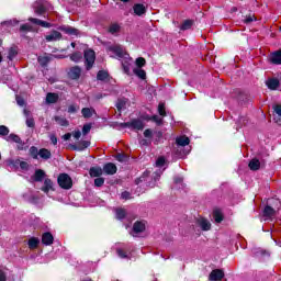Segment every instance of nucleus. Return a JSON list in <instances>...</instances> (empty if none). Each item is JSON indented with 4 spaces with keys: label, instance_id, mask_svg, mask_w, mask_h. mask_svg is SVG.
Returning a JSON list of instances; mask_svg holds the SVG:
<instances>
[{
    "label": "nucleus",
    "instance_id": "f257e3e1",
    "mask_svg": "<svg viewBox=\"0 0 281 281\" xmlns=\"http://www.w3.org/2000/svg\"><path fill=\"white\" fill-rule=\"evenodd\" d=\"M29 155H30V157H32V159H38V157L41 159H44V161L52 159V151L49 149H47V148L38 149V147H36V146L30 147Z\"/></svg>",
    "mask_w": 281,
    "mask_h": 281
},
{
    "label": "nucleus",
    "instance_id": "f03ea898",
    "mask_svg": "<svg viewBox=\"0 0 281 281\" xmlns=\"http://www.w3.org/2000/svg\"><path fill=\"white\" fill-rule=\"evenodd\" d=\"M57 183L61 190H71L74 188V180L69 173H59Z\"/></svg>",
    "mask_w": 281,
    "mask_h": 281
},
{
    "label": "nucleus",
    "instance_id": "7ed1b4c3",
    "mask_svg": "<svg viewBox=\"0 0 281 281\" xmlns=\"http://www.w3.org/2000/svg\"><path fill=\"white\" fill-rule=\"evenodd\" d=\"M273 205L274 207L267 204L263 209V216L266 218H271V216H276V213L280 211L281 207V202L280 200H273Z\"/></svg>",
    "mask_w": 281,
    "mask_h": 281
},
{
    "label": "nucleus",
    "instance_id": "20e7f679",
    "mask_svg": "<svg viewBox=\"0 0 281 281\" xmlns=\"http://www.w3.org/2000/svg\"><path fill=\"white\" fill-rule=\"evenodd\" d=\"M121 128H133V131H144V122L139 119H133L131 122L120 124Z\"/></svg>",
    "mask_w": 281,
    "mask_h": 281
},
{
    "label": "nucleus",
    "instance_id": "39448f33",
    "mask_svg": "<svg viewBox=\"0 0 281 281\" xmlns=\"http://www.w3.org/2000/svg\"><path fill=\"white\" fill-rule=\"evenodd\" d=\"M83 58L87 71L91 70L95 64V52L93 49L85 50Z\"/></svg>",
    "mask_w": 281,
    "mask_h": 281
},
{
    "label": "nucleus",
    "instance_id": "423d86ee",
    "mask_svg": "<svg viewBox=\"0 0 281 281\" xmlns=\"http://www.w3.org/2000/svg\"><path fill=\"white\" fill-rule=\"evenodd\" d=\"M59 32L67 34L68 36H80V31L69 24H64L57 27Z\"/></svg>",
    "mask_w": 281,
    "mask_h": 281
},
{
    "label": "nucleus",
    "instance_id": "0eeeda50",
    "mask_svg": "<svg viewBox=\"0 0 281 281\" xmlns=\"http://www.w3.org/2000/svg\"><path fill=\"white\" fill-rule=\"evenodd\" d=\"M195 223L201 227L202 232H210L212 229V223L205 217H199L195 220Z\"/></svg>",
    "mask_w": 281,
    "mask_h": 281
},
{
    "label": "nucleus",
    "instance_id": "6e6552de",
    "mask_svg": "<svg viewBox=\"0 0 281 281\" xmlns=\"http://www.w3.org/2000/svg\"><path fill=\"white\" fill-rule=\"evenodd\" d=\"M225 278V271L223 269H214L209 276L210 281H221Z\"/></svg>",
    "mask_w": 281,
    "mask_h": 281
},
{
    "label": "nucleus",
    "instance_id": "1a4fd4ad",
    "mask_svg": "<svg viewBox=\"0 0 281 281\" xmlns=\"http://www.w3.org/2000/svg\"><path fill=\"white\" fill-rule=\"evenodd\" d=\"M80 76H82V68L79 66L71 67L68 71V78L70 80H80Z\"/></svg>",
    "mask_w": 281,
    "mask_h": 281
},
{
    "label": "nucleus",
    "instance_id": "9d476101",
    "mask_svg": "<svg viewBox=\"0 0 281 281\" xmlns=\"http://www.w3.org/2000/svg\"><path fill=\"white\" fill-rule=\"evenodd\" d=\"M7 142H14V144H18V150H23V146H25V142L21 139L20 135L16 134H10L7 138Z\"/></svg>",
    "mask_w": 281,
    "mask_h": 281
},
{
    "label": "nucleus",
    "instance_id": "9b49d317",
    "mask_svg": "<svg viewBox=\"0 0 281 281\" xmlns=\"http://www.w3.org/2000/svg\"><path fill=\"white\" fill-rule=\"evenodd\" d=\"M268 60L270 65H281V48L270 53Z\"/></svg>",
    "mask_w": 281,
    "mask_h": 281
},
{
    "label": "nucleus",
    "instance_id": "f8f14e48",
    "mask_svg": "<svg viewBox=\"0 0 281 281\" xmlns=\"http://www.w3.org/2000/svg\"><path fill=\"white\" fill-rule=\"evenodd\" d=\"M103 172H104V175H110V176L116 175L117 166H115V164H113V162H106L103 166Z\"/></svg>",
    "mask_w": 281,
    "mask_h": 281
},
{
    "label": "nucleus",
    "instance_id": "ddd939ff",
    "mask_svg": "<svg viewBox=\"0 0 281 281\" xmlns=\"http://www.w3.org/2000/svg\"><path fill=\"white\" fill-rule=\"evenodd\" d=\"M42 245H45L46 247L54 245V235H52L50 232H45L42 235Z\"/></svg>",
    "mask_w": 281,
    "mask_h": 281
},
{
    "label": "nucleus",
    "instance_id": "4468645a",
    "mask_svg": "<svg viewBox=\"0 0 281 281\" xmlns=\"http://www.w3.org/2000/svg\"><path fill=\"white\" fill-rule=\"evenodd\" d=\"M45 40L47 41V43H52L54 41H60L63 40V33L56 30H53L49 35L45 36Z\"/></svg>",
    "mask_w": 281,
    "mask_h": 281
},
{
    "label": "nucleus",
    "instance_id": "2eb2a0df",
    "mask_svg": "<svg viewBox=\"0 0 281 281\" xmlns=\"http://www.w3.org/2000/svg\"><path fill=\"white\" fill-rule=\"evenodd\" d=\"M33 10L36 16H45V14H47V7L43 3L34 5Z\"/></svg>",
    "mask_w": 281,
    "mask_h": 281
},
{
    "label": "nucleus",
    "instance_id": "dca6fc26",
    "mask_svg": "<svg viewBox=\"0 0 281 281\" xmlns=\"http://www.w3.org/2000/svg\"><path fill=\"white\" fill-rule=\"evenodd\" d=\"M89 146H91V142L81 140L78 143V145H70V148L71 150L82 151V150H86V148H89Z\"/></svg>",
    "mask_w": 281,
    "mask_h": 281
},
{
    "label": "nucleus",
    "instance_id": "f3484780",
    "mask_svg": "<svg viewBox=\"0 0 281 281\" xmlns=\"http://www.w3.org/2000/svg\"><path fill=\"white\" fill-rule=\"evenodd\" d=\"M133 11L136 16H144V14H146L147 12V9L146 5H144L143 3H136L133 7Z\"/></svg>",
    "mask_w": 281,
    "mask_h": 281
},
{
    "label": "nucleus",
    "instance_id": "a211bd4d",
    "mask_svg": "<svg viewBox=\"0 0 281 281\" xmlns=\"http://www.w3.org/2000/svg\"><path fill=\"white\" fill-rule=\"evenodd\" d=\"M266 85L270 91H277L278 87H280V79L278 78H270L266 81Z\"/></svg>",
    "mask_w": 281,
    "mask_h": 281
},
{
    "label": "nucleus",
    "instance_id": "6ab92c4d",
    "mask_svg": "<svg viewBox=\"0 0 281 281\" xmlns=\"http://www.w3.org/2000/svg\"><path fill=\"white\" fill-rule=\"evenodd\" d=\"M45 170L43 169H36L34 175L32 176L33 181H35V183H41L43 181V179H45Z\"/></svg>",
    "mask_w": 281,
    "mask_h": 281
},
{
    "label": "nucleus",
    "instance_id": "aec40b11",
    "mask_svg": "<svg viewBox=\"0 0 281 281\" xmlns=\"http://www.w3.org/2000/svg\"><path fill=\"white\" fill-rule=\"evenodd\" d=\"M42 192H45V194L49 193V190H52L54 192V181H52V179L46 178L44 180V186L41 188Z\"/></svg>",
    "mask_w": 281,
    "mask_h": 281
},
{
    "label": "nucleus",
    "instance_id": "412c9836",
    "mask_svg": "<svg viewBox=\"0 0 281 281\" xmlns=\"http://www.w3.org/2000/svg\"><path fill=\"white\" fill-rule=\"evenodd\" d=\"M109 52H112L117 56V58H124V56H127L126 53H124V49L121 46H110Z\"/></svg>",
    "mask_w": 281,
    "mask_h": 281
},
{
    "label": "nucleus",
    "instance_id": "4be33fe9",
    "mask_svg": "<svg viewBox=\"0 0 281 281\" xmlns=\"http://www.w3.org/2000/svg\"><path fill=\"white\" fill-rule=\"evenodd\" d=\"M143 232H146V224L142 221H136L133 225V233L142 234Z\"/></svg>",
    "mask_w": 281,
    "mask_h": 281
},
{
    "label": "nucleus",
    "instance_id": "5701e85b",
    "mask_svg": "<svg viewBox=\"0 0 281 281\" xmlns=\"http://www.w3.org/2000/svg\"><path fill=\"white\" fill-rule=\"evenodd\" d=\"M29 21L34 25H41V27H46V29L52 27V23L36 19V18H29Z\"/></svg>",
    "mask_w": 281,
    "mask_h": 281
},
{
    "label": "nucleus",
    "instance_id": "b1692460",
    "mask_svg": "<svg viewBox=\"0 0 281 281\" xmlns=\"http://www.w3.org/2000/svg\"><path fill=\"white\" fill-rule=\"evenodd\" d=\"M19 56V46H11L8 49V60L12 61Z\"/></svg>",
    "mask_w": 281,
    "mask_h": 281
},
{
    "label": "nucleus",
    "instance_id": "393cba45",
    "mask_svg": "<svg viewBox=\"0 0 281 281\" xmlns=\"http://www.w3.org/2000/svg\"><path fill=\"white\" fill-rule=\"evenodd\" d=\"M81 115L85 117V120H89L90 117H93L95 115V109L93 108H82L81 109Z\"/></svg>",
    "mask_w": 281,
    "mask_h": 281
},
{
    "label": "nucleus",
    "instance_id": "a878e982",
    "mask_svg": "<svg viewBox=\"0 0 281 281\" xmlns=\"http://www.w3.org/2000/svg\"><path fill=\"white\" fill-rule=\"evenodd\" d=\"M193 25H194V20H192V19H187V20H184V21L182 22V24L180 25V30H181V32H186V31H188V30H192Z\"/></svg>",
    "mask_w": 281,
    "mask_h": 281
},
{
    "label": "nucleus",
    "instance_id": "bb28decb",
    "mask_svg": "<svg viewBox=\"0 0 281 281\" xmlns=\"http://www.w3.org/2000/svg\"><path fill=\"white\" fill-rule=\"evenodd\" d=\"M103 173H104V171L101 167H91L90 170H89V175L92 178L102 177Z\"/></svg>",
    "mask_w": 281,
    "mask_h": 281
},
{
    "label": "nucleus",
    "instance_id": "cd10ccee",
    "mask_svg": "<svg viewBox=\"0 0 281 281\" xmlns=\"http://www.w3.org/2000/svg\"><path fill=\"white\" fill-rule=\"evenodd\" d=\"M261 164L260 160L258 158H252L249 164H248V168L250 170H252L254 172L258 171V169L260 168Z\"/></svg>",
    "mask_w": 281,
    "mask_h": 281
},
{
    "label": "nucleus",
    "instance_id": "c85d7f7f",
    "mask_svg": "<svg viewBox=\"0 0 281 281\" xmlns=\"http://www.w3.org/2000/svg\"><path fill=\"white\" fill-rule=\"evenodd\" d=\"M29 249H38V245H41V239L38 237H31L27 241Z\"/></svg>",
    "mask_w": 281,
    "mask_h": 281
},
{
    "label": "nucleus",
    "instance_id": "c756f323",
    "mask_svg": "<svg viewBox=\"0 0 281 281\" xmlns=\"http://www.w3.org/2000/svg\"><path fill=\"white\" fill-rule=\"evenodd\" d=\"M150 179V171L146 170L143 175L135 179V184L139 186V183H144V181H148Z\"/></svg>",
    "mask_w": 281,
    "mask_h": 281
},
{
    "label": "nucleus",
    "instance_id": "7c9ffc66",
    "mask_svg": "<svg viewBox=\"0 0 281 281\" xmlns=\"http://www.w3.org/2000/svg\"><path fill=\"white\" fill-rule=\"evenodd\" d=\"M23 199H25V201H27V203H31V205H38V201L41 200V198H38V195H29L27 194H23Z\"/></svg>",
    "mask_w": 281,
    "mask_h": 281
},
{
    "label": "nucleus",
    "instance_id": "2f4dec72",
    "mask_svg": "<svg viewBox=\"0 0 281 281\" xmlns=\"http://www.w3.org/2000/svg\"><path fill=\"white\" fill-rule=\"evenodd\" d=\"M178 146H190V137L183 135L176 139Z\"/></svg>",
    "mask_w": 281,
    "mask_h": 281
},
{
    "label": "nucleus",
    "instance_id": "473e14b6",
    "mask_svg": "<svg viewBox=\"0 0 281 281\" xmlns=\"http://www.w3.org/2000/svg\"><path fill=\"white\" fill-rule=\"evenodd\" d=\"M46 102L47 104H56V102H58V94L54 92H48L46 94Z\"/></svg>",
    "mask_w": 281,
    "mask_h": 281
},
{
    "label": "nucleus",
    "instance_id": "72a5a7b5",
    "mask_svg": "<svg viewBox=\"0 0 281 281\" xmlns=\"http://www.w3.org/2000/svg\"><path fill=\"white\" fill-rule=\"evenodd\" d=\"M213 218L215 223H223L225 216L223 215V212L221 210L213 211Z\"/></svg>",
    "mask_w": 281,
    "mask_h": 281
},
{
    "label": "nucleus",
    "instance_id": "f704fd0d",
    "mask_svg": "<svg viewBox=\"0 0 281 281\" xmlns=\"http://www.w3.org/2000/svg\"><path fill=\"white\" fill-rule=\"evenodd\" d=\"M97 80L104 82V80H109V72L106 70H99L97 74Z\"/></svg>",
    "mask_w": 281,
    "mask_h": 281
},
{
    "label": "nucleus",
    "instance_id": "c9c22d12",
    "mask_svg": "<svg viewBox=\"0 0 281 281\" xmlns=\"http://www.w3.org/2000/svg\"><path fill=\"white\" fill-rule=\"evenodd\" d=\"M115 159H116V161H120V164H124V162L128 161L130 157H128V155H126L124 153H119L115 155Z\"/></svg>",
    "mask_w": 281,
    "mask_h": 281
},
{
    "label": "nucleus",
    "instance_id": "e433bc0d",
    "mask_svg": "<svg viewBox=\"0 0 281 281\" xmlns=\"http://www.w3.org/2000/svg\"><path fill=\"white\" fill-rule=\"evenodd\" d=\"M133 72L135 74V76H137V78H140V80H146V70L140 68H135Z\"/></svg>",
    "mask_w": 281,
    "mask_h": 281
},
{
    "label": "nucleus",
    "instance_id": "4c0bfd02",
    "mask_svg": "<svg viewBox=\"0 0 281 281\" xmlns=\"http://www.w3.org/2000/svg\"><path fill=\"white\" fill-rule=\"evenodd\" d=\"M82 58V53L80 52H75L70 55V60H72V63H80Z\"/></svg>",
    "mask_w": 281,
    "mask_h": 281
},
{
    "label": "nucleus",
    "instance_id": "58836bf2",
    "mask_svg": "<svg viewBox=\"0 0 281 281\" xmlns=\"http://www.w3.org/2000/svg\"><path fill=\"white\" fill-rule=\"evenodd\" d=\"M254 21H258V19L256 18L255 14H251V13H249L248 15H246L245 19H244V23H245L246 25H249V24L254 23Z\"/></svg>",
    "mask_w": 281,
    "mask_h": 281
},
{
    "label": "nucleus",
    "instance_id": "ea45409f",
    "mask_svg": "<svg viewBox=\"0 0 281 281\" xmlns=\"http://www.w3.org/2000/svg\"><path fill=\"white\" fill-rule=\"evenodd\" d=\"M122 69L124 74H126L127 76H131V63H128V60L122 61Z\"/></svg>",
    "mask_w": 281,
    "mask_h": 281
},
{
    "label": "nucleus",
    "instance_id": "a19ab883",
    "mask_svg": "<svg viewBox=\"0 0 281 281\" xmlns=\"http://www.w3.org/2000/svg\"><path fill=\"white\" fill-rule=\"evenodd\" d=\"M55 122H57L59 126H69V121L65 117L55 116Z\"/></svg>",
    "mask_w": 281,
    "mask_h": 281
},
{
    "label": "nucleus",
    "instance_id": "79ce46f5",
    "mask_svg": "<svg viewBox=\"0 0 281 281\" xmlns=\"http://www.w3.org/2000/svg\"><path fill=\"white\" fill-rule=\"evenodd\" d=\"M116 218L119 221H124V218H126V210H124V209H116Z\"/></svg>",
    "mask_w": 281,
    "mask_h": 281
},
{
    "label": "nucleus",
    "instance_id": "37998d69",
    "mask_svg": "<svg viewBox=\"0 0 281 281\" xmlns=\"http://www.w3.org/2000/svg\"><path fill=\"white\" fill-rule=\"evenodd\" d=\"M120 30H121V26L117 23H113L109 26L110 34H117V32H120Z\"/></svg>",
    "mask_w": 281,
    "mask_h": 281
},
{
    "label": "nucleus",
    "instance_id": "c03bdc74",
    "mask_svg": "<svg viewBox=\"0 0 281 281\" xmlns=\"http://www.w3.org/2000/svg\"><path fill=\"white\" fill-rule=\"evenodd\" d=\"M37 63H40L41 67H47V65H49V57H38Z\"/></svg>",
    "mask_w": 281,
    "mask_h": 281
},
{
    "label": "nucleus",
    "instance_id": "a18cd8bd",
    "mask_svg": "<svg viewBox=\"0 0 281 281\" xmlns=\"http://www.w3.org/2000/svg\"><path fill=\"white\" fill-rule=\"evenodd\" d=\"M247 117L245 116H239L238 121H237V128H243V126H247Z\"/></svg>",
    "mask_w": 281,
    "mask_h": 281
},
{
    "label": "nucleus",
    "instance_id": "49530a36",
    "mask_svg": "<svg viewBox=\"0 0 281 281\" xmlns=\"http://www.w3.org/2000/svg\"><path fill=\"white\" fill-rule=\"evenodd\" d=\"M136 67H138V69H142V67H146V58L144 57H138L136 58Z\"/></svg>",
    "mask_w": 281,
    "mask_h": 281
},
{
    "label": "nucleus",
    "instance_id": "de8ad7c7",
    "mask_svg": "<svg viewBox=\"0 0 281 281\" xmlns=\"http://www.w3.org/2000/svg\"><path fill=\"white\" fill-rule=\"evenodd\" d=\"M0 135L7 137V135H10V128L5 125H0Z\"/></svg>",
    "mask_w": 281,
    "mask_h": 281
},
{
    "label": "nucleus",
    "instance_id": "09e8293b",
    "mask_svg": "<svg viewBox=\"0 0 281 281\" xmlns=\"http://www.w3.org/2000/svg\"><path fill=\"white\" fill-rule=\"evenodd\" d=\"M116 254L119 256V258H122V259H126L128 258V252H126L124 249L122 248H117L116 249Z\"/></svg>",
    "mask_w": 281,
    "mask_h": 281
},
{
    "label": "nucleus",
    "instance_id": "8fccbe9b",
    "mask_svg": "<svg viewBox=\"0 0 281 281\" xmlns=\"http://www.w3.org/2000/svg\"><path fill=\"white\" fill-rule=\"evenodd\" d=\"M92 126L93 125L91 123L85 124L82 127V135H89V133H91Z\"/></svg>",
    "mask_w": 281,
    "mask_h": 281
},
{
    "label": "nucleus",
    "instance_id": "3c124183",
    "mask_svg": "<svg viewBox=\"0 0 281 281\" xmlns=\"http://www.w3.org/2000/svg\"><path fill=\"white\" fill-rule=\"evenodd\" d=\"M94 186H95V188H102V186H104V178L99 177V178L94 179Z\"/></svg>",
    "mask_w": 281,
    "mask_h": 281
},
{
    "label": "nucleus",
    "instance_id": "603ef678",
    "mask_svg": "<svg viewBox=\"0 0 281 281\" xmlns=\"http://www.w3.org/2000/svg\"><path fill=\"white\" fill-rule=\"evenodd\" d=\"M158 113L162 117H166V105H164V103H159V105H158Z\"/></svg>",
    "mask_w": 281,
    "mask_h": 281
},
{
    "label": "nucleus",
    "instance_id": "864d4df0",
    "mask_svg": "<svg viewBox=\"0 0 281 281\" xmlns=\"http://www.w3.org/2000/svg\"><path fill=\"white\" fill-rule=\"evenodd\" d=\"M20 32H32V25H30V24H22L20 26Z\"/></svg>",
    "mask_w": 281,
    "mask_h": 281
},
{
    "label": "nucleus",
    "instance_id": "5fc2aeb1",
    "mask_svg": "<svg viewBox=\"0 0 281 281\" xmlns=\"http://www.w3.org/2000/svg\"><path fill=\"white\" fill-rule=\"evenodd\" d=\"M26 126L29 128H34L36 126V123L34 122V117L26 119Z\"/></svg>",
    "mask_w": 281,
    "mask_h": 281
},
{
    "label": "nucleus",
    "instance_id": "6e6d98bb",
    "mask_svg": "<svg viewBox=\"0 0 281 281\" xmlns=\"http://www.w3.org/2000/svg\"><path fill=\"white\" fill-rule=\"evenodd\" d=\"M149 120H151V122H155L158 126H161L162 120L158 115H153L151 117H149Z\"/></svg>",
    "mask_w": 281,
    "mask_h": 281
},
{
    "label": "nucleus",
    "instance_id": "4d7b16f0",
    "mask_svg": "<svg viewBox=\"0 0 281 281\" xmlns=\"http://www.w3.org/2000/svg\"><path fill=\"white\" fill-rule=\"evenodd\" d=\"M165 165H166V158L159 157V158L156 160V166H157L158 168H161V167L165 166Z\"/></svg>",
    "mask_w": 281,
    "mask_h": 281
},
{
    "label": "nucleus",
    "instance_id": "13d9d810",
    "mask_svg": "<svg viewBox=\"0 0 281 281\" xmlns=\"http://www.w3.org/2000/svg\"><path fill=\"white\" fill-rule=\"evenodd\" d=\"M155 137H156V139H155L154 144H159V140L161 139V137H164V133L161 131H158L155 133Z\"/></svg>",
    "mask_w": 281,
    "mask_h": 281
},
{
    "label": "nucleus",
    "instance_id": "bf43d9fd",
    "mask_svg": "<svg viewBox=\"0 0 281 281\" xmlns=\"http://www.w3.org/2000/svg\"><path fill=\"white\" fill-rule=\"evenodd\" d=\"M121 199H123L124 201L131 200V192H128V191H123V192L121 193Z\"/></svg>",
    "mask_w": 281,
    "mask_h": 281
},
{
    "label": "nucleus",
    "instance_id": "052dcab7",
    "mask_svg": "<svg viewBox=\"0 0 281 281\" xmlns=\"http://www.w3.org/2000/svg\"><path fill=\"white\" fill-rule=\"evenodd\" d=\"M150 179H153L157 183L159 181V179H161V173L156 171L153 173Z\"/></svg>",
    "mask_w": 281,
    "mask_h": 281
},
{
    "label": "nucleus",
    "instance_id": "680f3d73",
    "mask_svg": "<svg viewBox=\"0 0 281 281\" xmlns=\"http://www.w3.org/2000/svg\"><path fill=\"white\" fill-rule=\"evenodd\" d=\"M273 111L279 115V117H281V104L273 105Z\"/></svg>",
    "mask_w": 281,
    "mask_h": 281
},
{
    "label": "nucleus",
    "instance_id": "e2e57ef3",
    "mask_svg": "<svg viewBox=\"0 0 281 281\" xmlns=\"http://www.w3.org/2000/svg\"><path fill=\"white\" fill-rule=\"evenodd\" d=\"M68 113H78V108L76 106V104H70L68 106Z\"/></svg>",
    "mask_w": 281,
    "mask_h": 281
},
{
    "label": "nucleus",
    "instance_id": "0e129e2a",
    "mask_svg": "<svg viewBox=\"0 0 281 281\" xmlns=\"http://www.w3.org/2000/svg\"><path fill=\"white\" fill-rule=\"evenodd\" d=\"M50 143L53 144V146H56V144H58V137L55 134H52L49 136Z\"/></svg>",
    "mask_w": 281,
    "mask_h": 281
},
{
    "label": "nucleus",
    "instance_id": "69168bd1",
    "mask_svg": "<svg viewBox=\"0 0 281 281\" xmlns=\"http://www.w3.org/2000/svg\"><path fill=\"white\" fill-rule=\"evenodd\" d=\"M257 256H270L269 251L266 250V249H259L257 252H256Z\"/></svg>",
    "mask_w": 281,
    "mask_h": 281
},
{
    "label": "nucleus",
    "instance_id": "338daca9",
    "mask_svg": "<svg viewBox=\"0 0 281 281\" xmlns=\"http://www.w3.org/2000/svg\"><path fill=\"white\" fill-rule=\"evenodd\" d=\"M144 137H147V138L153 137V130H150V128L145 130Z\"/></svg>",
    "mask_w": 281,
    "mask_h": 281
},
{
    "label": "nucleus",
    "instance_id": "774afa93",
    "mask_svg": "<svg viewBox=\"0 0 281 281\" xmlns=\"http://www.w3.org/2000/svg\"><path fill=\"white\" fill-rule=\"evenodd\" d=\"M117 111H122V109H124V101H119L116 104H115Z\"/></svg>",
    "mask_w": 281,
    "mask_h": 281
}]
</instances>
